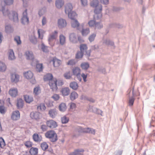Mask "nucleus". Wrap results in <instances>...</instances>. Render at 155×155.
Segmentation results:
<instances>
[{
  "mask_svg": "<svg viewBox=\"0 0 155 155\" xmlns=\"http://www.w3.org/2000/svg\"><path fill=\"white\" fill-rule=\"evenodd\" d=\"M46 124L47 126L51 128H55L57 126V123L52 120L47 121Z\"/></svg>",
  "mask_w": 155,
  "mask_h": 155,
  "instance_id": "nucleus-13",
  "label": "nucleus"
},
{
  "mask_svg": "<svg viewBox=\"0 0 155 155\" xmlns=\"http://www.w3.org/2000/svg\"><path fill=\"white\" fill-rule=\"evenodd\" d=\"M95 28L100 29L102 28L103 25L100 22H95Z\"/></svg>",
  "mask_w": 155,
  "mask_h": 155,
  "instance_id": "nucleus-59",
  "label": "nucleus"
},
{
  "mask_svg": "<svg viewBox=\"0 0 155 155\" xmlns=\"http://www.w3.org/2000/svg\"><path fill=\"white\" fill-rule=\"evenodd\" d=\"M71 25L72 28H77L79 26L80 24L76 19H73L71 21Z\"/></svg>",
  "mask_w": 155,
  "mask_h": 155,
  "instance_id": "nucleus-30",
  "label": "nucleus"
},
{
  "mask_svg": "<svg viewBox=\"0 0 155 155\" xmlns=\"http://www.w3.org/2000/svg\"><path fill=\"white\" fill-rule=\"evenodd\" d=\"M5 145V143L4 139L2 137H0V147L1 148H3Z\"/></svg>",
  "mask_w": 155,
  "mask_h": 155,
  "instance_id": "nucleus-56",
  "label": "nucleus"
},
{
  "mask_svg": "<svg viewBox=\"0 0 155 155\" xmlns=\"http://www.w3.org/2000/svg\"><path fill=\"white\" fill-rule=\"evenodd\" d=\"M8 58L9 60H12L15 59V58L13 50L10 49L8 51Z\"/></svg>",
  "mask_w": 155,
  "mask_h": 155,
  "instance_id": "nucleus-23",
  "label": "nucleus"
},
{
  "mask_svg": "<svg viewBox=\"0 0 155 155\" xmlns=\"http://www.w3.org/2000/svg\"><path fill=\"white\" fill-rule=\"evenodd\" d=\"M29 153L31 155H35L38 153V149L32 147L30 149Z\"/></svg>",
  "mask_w": 155,
  "mask_h": 155,
  "instance_id": "nucleus-36",
  "label": "nucleus"
},
{
  "mask_svg": "<svg viewBox=\"0 0 155 155\" xmlns=\"http://www.w3.org/2000/svg\"><path fill=\"white\" fill-rule=\"evenodd\" d=\"M69 39L71 42L74 43H77L78 40L75 34L74 33L71 34L69 35Z\"/></svg>",
  "mask_w": 155,
  "mask_h": 155,
  "instance_id": "nucleus-18",
  "label": "nucleus"
},
{
  "mask_svg": "<svg viewBox=\"0 0 155 155\" xmlns=\"http://www.w3.org/2000/svg\"><path fill=\"white\" fill-rule=\"evenodd\" d=\"M77 61L74 59H72L69 60L67 63V64L69 65L73 66L75 65Z\"/></svg>",
  "mask_w": 155,
  "mask_h": 155,
  "instance_id": "nucleus-50",
  "label": "nucleus"
},
{
  "mask_svg": "<svg viewBox=\"0 0 155 155\" xmlns=\"http://www.w3.org/2000/svg\"><path fill=\"white\" fill-rule=\"evenodd\" d=\"M33 139L36 142H39L41 141L42 138L41 135L37 133H35L32 136Z\"/></svg>",
  "mask_w": 155,
  "mask_h": 155,
  "instance_id": "nucleus-15",
  "label": "nucleus"
},
{
  "mask_svg": "<svg viewBox=\"0 0 155 155\" xmlns=\"http://www.w3.org/2000/svg\"><path fill=\"white\" fill-rule=\"evenodd\" d=\"M25 55L27 60H33L34 58V56L32 51H27L25 52Z\"/></svg>",
  "mask_w": 155,
  "mask_h": 155,
  "instance_id": "nucleus-11",
  "label": "nucleus"
},
{
  "mask_svg": "<svg viewBox=\"0 0 155 155\" xmlns=\"http://www.w3.org/2000/svg\"><path fill=\"white\" fill-rule=\"evenodd\" d=\"M6 111V109L3 106H0V113L2 114H5Z\"/></svg>",
  "mask_w": 155,
  "mask_h": 155,
  "instance_id": "nucleus-60",
  "label": "nucleus"
},
{
  "mask_svg": "<svg viewBox=\"0 0 155 155\" xmlns=\"http://www.w3.org/2000/svg\"><path fill=\"white\" fill-rule=\"evenodd\" d=\"M30 117L32 119L38 120L40 118L41 114L38 111H33L30 114Z\"/></svg>",
  "mask_w": 155,
  "mask_h": 155,
  "instance_id": "nucleus-9",
  "label": "nucleus"
},
{
  "mask_svg": "<svg viewBox=\"0 0 155 155\" xmlns=\"http://www.w3.org/2000/svg\"><path fill=\"white\" fill-rule=\"evenodd\" d=\"M70 87L74 90H76L78 87L77 83L75 81L71 82L70 84Z\"/></svg>",
  "mask_w": 155,
  "mask_h": 155,
  "instance_id": "nucleus-37",
  "label": "nucleus"
},
{
  "mask_svg": "<svg viewBox=\"0 0 155 155\" xmlns=\"http://www.w3.org/2000/svg\"><path fill=\"white\" fill-rule=\"evenodd\" d=\"M14 41L16 42L18 45H20L21 43V41L20 40V37L18 36H16L15 37Z\"/></svg>",
  "mask_w": 155,
  "mask_h": 155,
  "instance_id": "nucleus-52",
  "label": "nucleus"
},
{
  "mask_svg": "<svg viewBox=\"0 0 155 155\" xmlns=\"http://www.w3.org/2000/svg\"><path fill=\"white\" fill-rule=\"evenodd\" d=\"M30 41L33 44H35L37 43V39L34 35L31 36L30 38Z\"/></svg>",
  "mask_w": 155,
  "mask_h": 155,
  "instance_id": "nucleus-45",
  "label": "nucleus"
},
{
  "mask_svg": "<svg viewBox=\"0 0 155 155\" xmlns=\"http://www.w3.org/2000/svg\"><path fill=\"white\" fill-rule=\"evenodd\" d=\"M99 1L98 0H93L90 3L91 6L95 8L94 12L97 15V18H99L102 17V15L99 14L102 10V7L101 5H99Z\"/></svg>",
  "mask_w": 155,
  "mask_h": 155,
  "instance_id": "nucleus-2",
  "label": "nucleus"
},
{
  "mask_svg": "<svg viewBox=\"0 0 155 155\" xmlns=\"http://www.w3.org/2000/svg\"><path fill=\"white\" fill-rule=\"evenodd\" d=\"M53 76L51 74H48L44 76V79L45 81L53 80Z\"/></svg>",
  "mask_w": 155,
  "mask_h": 155,
  "instance_id": "nucleus-35",
  "label": "nucleus"
},
{
  "mask_svg": "<svg viewBox=\"0 0 155 155\" xmlns=\"http://www.w3.org/2000/svg\"><path fill=\"white\" fill-rule=\"evenodd\" d=\"M61 92L63 96H66L69 94L70 90L68 87H64L61 89Z\"/></svg>",
  "mask_w": 155,
  "mask_h": 155,
  "instance_id": "nucleus-24",
  "label": "nucleus"
},
{
  "mask_svg": "<svg viewBox=\"0 0 155 155\" xmlns=\"http://www.w3.org/2000/svg\"><path fill=\"white\" fill-rule=\"evenodd\" d=\"M41 93V89L39 86L35 87L34 89V93L36 95H38Z\"/></svg>",
  "mask_w": 155,
  "mask_h": 155,
  "instance_id": "nucleus-42",
  "label": "nucleus"
},
{
  "mask_svg": "<svg viewBox=\"0 0 155 155\" xmlns=\"http://www.w3.org/2000/svg\"><path fill=\"white\" fill-rule=\"evenodd\" d=\"M93 111L94 112L97 114H100L101 116L102 115V114H103V112L101 110L97 108L94 107L93 109Z\"/></svg>",
  "mask_w": 155,
  "mask_h": 155,
  "instance_id": "nucleus-53",
  "label": "nucleus"
},
{
  "mask_svg": "<svg viewBox=\"0 0 155 155\" xmlns=\"http://www.w3.org/2000/svg\"><path fill=\"white\" fill-rule=\"evenodd\" d=\"M18 92V90L16 88H13L10 89L9 93L11 96L15 97L17 95Z\"/></svg>",
  "mask_w": 155,
  "mask_h": 155,
  "instance_id": "nucleus-17",
  "label": "nucleus"
},
{
  "mask_svg": "<svg viewBox=\"0 0 155 155\" xmlns=\"http://www.w3.org/2000/svg\"><path fill=\"white\" fill-rule=\"evenodd\" d=\"M57 114V111L54 109L50 110H49L48 113L50 117L53 118L56 117Z\"/></svg>",
  "mask_w": 155,
  "mask_h": 155,
  "instance_id": "nucleus-21",
  "label": "nucleus"
},
{
  "mask_svg": "<svg viewBox=\"0 0 155 155\" xmlns=\"http://www.w3.org/2000/svg\"><path fill=\"white\" fill-rule=\"evenodd\" d=\"M81 5L84 6L85 7L87 5V0H80Z\"/></svg>",
  "mask_w": 155,
  "mask_h": 155,
  "instance_id": "nucleus-63",
  "label": "nucleus"
},
{
  "mask_svg": "<svg viewBox=\"0 0 155 155\" xmlns=\"http://www.w3.org/2000/svg\"><path fill=\"white\" fill-rule=\"evenodd\" d=\"M61 121L63 124H66L69 121V118L66 116H64L61 118Z\"/></svg>",
  "mask_w": 155,
  "mask_h": 155,
  "instance_id": "nucleus-54",
  "label": "nucleus"
},
{
  "mask_svg": "<svg viewBox=\"0 0 155 155\" xmlns=\"http://www.w3.org/2000/svg\"><path fill=\"white\" fill-rule=\"evenodd\" d=\"M44 33H45V31L43 30L38 29V38L41 39H42L43 37V34Z\"/></svg>",
  "mask_w": 155,
  "mask_h": 155,
  "instance_id": "nucleus-41",
  "label": "nucleus"
},
{
  "mask_svg": "<svg viewBox=\"0 0 155 155\" xmlns=\"http://www.w3.org/2000/svg\"><path fill=\"white\" fill-rule=\"evenodd\" d=\"M45 136L46 138H49L50 140L52 142H55L58 140L57 135L53 130L48 131L45 134Z\"/></svg>",
  "mask_w": 155,
  "mask_h": 155,
  "instance_id": "nucleus-3",
  "label": "nucleus"
},
{
  "mask_svg": "<svg viewBox=\"0 0 155 155\" xmlns=\"http://www.w3.org/2000/svg\"><path fill=\"white\" fill-rule=\"evenodd\" d=\"M131 90L130 89L128 90V91L129 93L127 94V95L129 96V99L128 100L129 105L130 106H132L134 104V93L133 90L132 93V96L130 97V94L131 92Z\"/></svg>",
  "mask_w": 155,
  "mask_h": 155,
  "instance_id": "nucleus-10",
  "label": "nucleus"
},
{
  "mask_svg": "<svg viewBox=\"0 0 155 155\" xmlns=\"http://www.w3.org/2000/svg\"><path fill=\"white\" fill-rule=\"evenodd\" d=\"M73 74L77 78L78 80L80 82L82 81L81 77V69L78 67H75L72 70Z\"/></svg>",
  "mask_w": 155,
  "mask_h": 155,
  "instance_id": "nucleus-6",
  "label": "nucleus"
},
{
  "mask_svg": "<svg viewBox=\"0 0 155 155\" xmlns=\"http://www.w3.org/2000/svg\"><path fill=\"white\" fill-rule=\"evenodd\" d=\"M27 9L23 13V16L21 18V22L23 25L28 24L29 22V18L27 16Z\"/></svg>",
  "mask_w": 155,
  "mask_h": 155,
  "instance_id": "nucleus-7",
  "label": "nucleus"
},
{
  "mask_svg": "<svg viewBox=\"0 0 155 155\" xmlns=\"http://www.w3.org/2000/svg\"><path fill=\"white\" fill-rule=\"evenodd\" d=\"M60 44L61 45H64L66 42V38L62 35H61L59 37Z\"/></svg>",
  "mask_w": 155,
  "mask_h": 155,
  "instance_id": "nucleus-28",
  "label": "nucleus"
},
{
  "mask_svg": "<svg viewBox=\"0 0 155 155\" xmlns=\"http://www.w3.org/2000/svg\"><path fill=\"white\" fill-rule=\"evenodd\" d=\"M64 2L63 0H56L55 2V6L58 9L61 8L64 5Z\"/></svg>",
  "mask_w": 155,
  "mask_h": 155,
  "instance_id": "nucleus-19",
  "label": "nucleus"
},
{
  "mask_svg": "<svg viewBox=\"0 0 155 155\" xmlns=\"http://www.w3.org/2000/svg\"><path fill=\"white\" fill-rule=\"evenodd\" d=\"M52 61L54 67H58L61 64V61L56 58H54L53 60H52Z\"/></svg>",
  "mask_w": 155,
  "mask_h": 155,
  "instance_id": "nucleus-29",
  "label": "nucleus"
},
{
  "mask_svg": "<svg viewBox=\"0 0 155 155\" xmlns=\"http://www.w3.org/2000/svg\"><path fill=\"white\" fill-rule=\"evenodd\" d=\"M83 133H89L94 134L95 131V130L93 129L89 128H83Z\"/></svg>",
  "mask_w": 155,
  "mask_h": 155,
  "instance_id": "nucleus-27",
  "label": "nucleus"
},
{
  "mask_svg": "<svg viewBox=\"0 0 155 155\" xmlns=\"http://www.w3.org/2000/svg\"><path fill=\"white\" fill-rule=\"evenodd\" d=\"M87 74H85L84 73H82L81 74V77H82L84 82H86L87 80Z\"/></svg>",
  "mask_w": 155,
  "mask_h": 155,
  "instance_id": "nucleus-61",
  "label": "nucleus"
},
{
  "mask_svg": "<svg viewBox=\"0 0 155 155\" xmlns=\"http://www.w3.org/2000/svg\"><path fill=\"white\" fill-rule=\"evenodd\" d=\"M41 147L42 149L44 150H46L48 147L47 144L45 142H43L41 144Z\"/></svg>",
  "mask_w": 155,
  "mask_h": 155,
  "instance_id": "nucleus-51",
  "label": "nucleus"
},
{
  "mask_svg": "<svg viewBox=\"0 0 155 155\" xmlns=\"http://www.w3.org/2000/svg\"><path fill=\"white\" fill-rule=\"evenodd\" d=\"M36 70L39 72L42 71L43 70V66L42 64H38L36 65Z\"/></svg>",
  "mask_w": 155,
  "mask_h": 155,
  "instance_id": "nucleus-49",
  "label": "nucleus"
},
{
  "mask_svg": "<svg viewBox=\"0 0 155 155\" xmlns=\"http://www.w3.org/2000/svg\"><path fill=\"white\" fill-rule=\"evenodd\" d=\"M58 27L60 28L65 27L67 25L66 20L62 18L59 19L58 22Z\"/></svg>",
  "mask_w": 155,
  "mask_h": 155,
  "instance_id": "nucleus-12",
  "label": "nucleus"
},
{
  "mask_svg": "<svg viewBox=\"0 0 155 155\" xmlns=\"http://www.w3.org/2000/svg\"><path fill=\"white\" fill-rule=\"evenodd\" d=\"M6 69V66L5 64L0 61V71L3 72L5 71Z\"/></svg>",
  "mask_w": 155,
  "mask_h": 155,
  "instance_id": "nucleus-40",
  "label": "nucleus"
},
{
  "mask_svg": "<svg viewBox=\"0 0 155 155\" xmlns=\"http://www.w3.org/2000/svg\"><path fill=\"white\" fill-rule=\"evenodd\" d=\"M87 46L85 44H81L80 45V50L86 55L87 57H89L90 55L91 50L87 51Z\"/></svg>",
  "mask_w": 155,
  "mask_h": 155,
  "instance_id": "nucleus-4",
  "label": "nucleus"
},
{
  "mask_svg": "<svg viewBox=\"0 0 155 155\" xmlns=\"http://www.w3.org/2000/svg\"><path fill=\"white\" fill-rule=\"evenodd\" d=\"M25 101L27 103H30L33 101V99L31 96L26 95L24 96Z\"/></svg>",
  "mask_w": 155,
  "mask_h": 155,
  "instance_id": "nucleus-31",
  "label": "nucleus"
},
{
  "mask_svg": "<svg viewBox=\"0 0 155 155\" xmlns=\"http://www.w3.org/2000/svg\"><path fill=\"white\" fill-rule=\"evenodd\" d=\"M84 151L83 149H78L75 150L73 152L71 153L69 155H83Z\"/></svg>",
  "mask_w": 155,
  "mask_h": 155,
  "instance_id": "nucleus-22",
  "label": "nucleus"
},
{
  "mask_svg": "<svg viewBox=\"0 0 155 155\" xmlns=\"http://www.w3.org/2000/svg\"><path fill=\"white\" fill-rule=\"evenodd\" d=\"M73 6L70 3H68L65 5V12L66 14H68L72 11Z\"/></svg>",
  "mask_w": 155,
  "mask_h": 155,
  "instance_id": "nucleus-14",
  "label": "nucleus"
},
{
  "mask_svg": "<svg viewBox=\"0 0 155 155\" xmlns=\"http://www.w3.org/2000/svg\"><path fill=\"white\" fill-rule=\"evenodd\" d=\"M46 12V8H43L41 9L38 12V15L40 16H41L44 15Z\"/></svg>",
  "mask_w": 155,
  "mask_h": 155,
  "instance_id": "nucleus-47",
  "label": "nucleus"
},
{
  "mask_svg": "<svg viewBox=\"0 0 155 155\" xmlns=\"http://www.w3.org/2000/svg\"><path fill=\"white\" fill-rule=\"evenodd\" d=\"M20 117L19 112L18 110H16L13 112L11 118L14 120H17Z\"/></svg>",
  "mask_w": 155,
  "mask_h": 155,
  "instance_id": "nucleus-16",
  "label": "nucleus"
},
{
  "mask_svg": "<svg viewBox=\"0 0 155 155\" xmlns=\"http://www.w3.org/2000/svg\"><path fill=\"white\" fill-rule=\"evenodd\" d=\"M76 131L79 133H83V128L81 127H78L76 128Z\"/></svg>",
  "mask_w": 155,
  "mask_h": 155,
  "instance_id": "nucleus-62",
  "label": "nucleus"
},
{
  "mask_svg": "<svg viewBox=\"0 0 155 155\" xmlns=\"http://www.w3.org/2000/svg\"><path fill=\"white\" fill-rule=\"evenodd\" d=\"M81 33L83 36H86L90 33V30L89 28H86L85 29H82Z\"/></svg>",
  "mask_w": 155,
  "mask_h": 155,
  "instance_id": "nucleus-44",
  "label": "nucleus"
},
{
  "mask_svg": "<svg viewBox=\"0 0 155 155\" xmlns=\"http://www.w3.org/2000/svg\"><path fill=\"white\" fill-rule=\"evenodd\" d=\"M96 36V34L95 33L91 35L88 38V39L90 42H91L94 40V38Z\"/></svg>",
  "mask_w": 155,
  "mask_h": 155,
  "instance_id": "nucleus-57",
  "label": "nucleus"
},
{
  "mask_svg": "<svg viewBox=\"0 0 155 155\" xmlns=\"http://www.w3.org/2000/svg\"><path fill=\"white\" fill-rule=\"evenodd\" d=\"M67 106L65 103H62L59 106V110L61 112L65 111L67 109Z\"/></svg>",
  "mask_w": 155,
  "mask_h": 155,
  "instance_id": "nucleus-33",
  "label": "nucleus"
},
{
  "mask_svg": "<svg viewBox=\"0 0 155 155\" xmlns=\"http://www.w3.org/2000/svg\"><path fill=\"white\" fill-rule=\"evenodd\" d=\"M24 101L21 99H19L17 100V106L18 109L21 108L23 106Z\"/></svg>",
  "mask_w": 155,
  "mask_h": 155,
  "instance_id": "nucleus-32",
  "label": "nucleus"
},
{
  "mask_svg": "<svg viewBox=\"0 0 155 155\" xmlns=\"http://www.w3.org/2000/svg\"><path fill=\"white\" fill-rule=\"evenodd\" d=\"M68 17L73 20V19H74V18L76 16L77 14L74 11H71L70 12L69 14H68Z\"/></svg>",
  "mask_w": 155,
  "mask_h": 155,
  "instance_id": "nucleus-39",
  "label": "nucleus"
},
{
  "mask_svg": "<svg viewBox=\"0 0 155 155\" xmlns=\"http://www.w3.org/2000/svg\"><path fill=\"white\" fill-rule=\"evenodd\" d=\"M5 5L3 2L0 1V11L2 12L4 16L8 17L10 20L15 23L19 22L18 14L14 11H10L8 10L5 9Z\"/></svg>",
  "mask_w": 155,
  "mask_h": 155,
  "instance_id": "nucleus-1",
  "label": "nucleus"
},
{
  "mask_svg": "<svg viewBox=\"0 0 155 155\" xmlns=\"http://www.w3.org/2000/svg\"><path fill=\"white\" fill-rule=\"evenodd\" d=\"M58 33V32L56 31H55L48 36V41L49 44L51 46H53L54 45V44L52 42L54 39H56L57 38Z\"/></svg>",
  "mask_w": 155,
  "mask_h": 155,
  "instance_id": "nucleus-5",
  "label": "nucleus"
},
{
  "mask_svg": "<svg viewBox=\"0 0 155 155\" xmlns=\"http://www.w3.org/2000/svg\"><path fill=\"white\" fill-rule=\"evenodd\" d=\"M38 110L41 111H44L46 109V107L43 103L40 104L37 107Z\"/></svg>",
  "mask_w": 155,
  "mask_h": 155,
  "instance_id": "nucleus-43",
  "label": "nucleus"
},
{
  "mask_svg": "<svg viewBox=\"0 0 155 155\" xmlns=\"http://www.w3.org/2000/svg\"><path fill=\"white\" fill-rule=\"evenodd\" d=\"M19 76L15 74H13L11 76V80L12 82H17L19 81Z\"/></svg>",
  "mask_w": 155,
  "mask_h": 155,
  "instance_id": "nucleus-25",
  "label": "nucleus"
},
{
  "mask_svg": "<svg viewBox=\"0 0 155 155\" xmlns=\"http://www.w3.org/2000/svg\"><path fill=\"white\" fill-rule=\"evenodd\" d=\"M78 95L76 92L74 91L72 92L70 95V99L73 101L78 98Z\"/></svg>",
  "mask_w": 155,
  "mask_h": 155,
  "instance_id": "nucleus-34",
  "label": "nucleus"
},
{
  "mask_svg": "<svg viewBox=\"0 0 155 155\" xmlns=\"http://www.w3.org/2000/svg\"><path fill=\"white\" fill-rule=\"evenodd\" d=\"M57 81L56 79H53L49 81V84L53 91H55L57 89Z\"/></svg>",
  "mask_w": 155,
  "mask_h": 155,
  "instance_id": "nucleus-8",
  "label": "nucleus"
},
{
  "mask_svg": "<svg viewBox=\"0 0 155 155\" xmlns=\"http://www.w3.org/2000/svg\"><path fill=\"white\" fill-rule=\"evenodd\" d=\"M25 145L27 147H30L32 146V143L30 141H27L25 143Z\"/></svg>",
  "mask_w": 155,
  "mask_h": 155,
  "instance_id": "nucleus-64",
  "label": "nucleus"
},
{
  "mask_svg": "<svg viewBox=\"0 0 155 155\" xmlns=\"http://www.w3.org/2000/svg\"><path fill=\"white\" fill-rule=\"evenodd\" d=\"M25 77L27 79H31L33 76V74L31 71H28L24 73Z\"/></svg>",
  "mask_w": 155,
  "mask_h": 155,
  "instance_id": "nucleus-26",
  "label": "nucleus"
},
{
  "mask_svg": "<svg viewBox=\"0 0 155 155\" xmlns=\"http://www.w3.org/2000/svg\"><path fill=\"white\" fill-rule=\"evenodd\" d=\"M71 74L70 72H68L65 73L64 74V76L66 79H69L71 78Z\"/></svg>",
  "mask_w": 155,
  "mask_h": 155,
  "instance_id": "nucleus-55",
  "label": "nucleus"
},
{
  "mask_svg": "<svg viewBox=\"0 0 155 155\" xmlns=\"http://www.w3.org/2000/svg\"><path fill=\"white\" fill-rule=\"evenodd\" d=\"M84 54L82 52L80 51H78L76 54L75 58L76 59H80L82 58Z\"/></svg>",
  "mask_w": 155,
  "mask_h": 155,
  "instance_id": "nucleus-46",
  "label": "nucleus"
},
{
  "mask_svg": "<svg viewBox=\"0 0 155 155\" xmlns=\"http://www.w3.org/2000/svg\"><path fill=\"white\" fill-rule=\"evenodd\" d=\"M103 43L107 45H110L111 46H113L114 45V43L113 41H110L108 39H106L104 40Z\"/></svg>",
  "mask_w": 155,
  "mask_h": 155,
  "instance_id": "nucleus-48",
  "label": "nucleus"
},
{
  "mask_svg": "<svg viewBox=\"0 0 155 155\" xmlns=\"http://www.w3.org/2000/svg\"><path fill=\"white\" fill-rule=\"evenodd\" d=\"M81 67L84 70H87L89 67V64L88 62H83L81 64Z\"/></svg>",
  "mask_w": 155,
  "mask_h": 155,
  "instance_id": "nucleus-38",
  "label": "nucleus"
},
{
  "mask_svg": "<svg viewBox=\"0 0 155 155\" xmlns=\"http://www.w3.org/2000/svg\"><path fill=\"white\" fill-rule=\"evenodd\" d=\"M14 0H4V2L6 5H10L13 4Z\"/></svg>",
  "mask_w": 155,
  "mask_h": 155,
  "instance_id": "nucleus-58",
  "label": "nucleus"
},
{
  "mask_svg": "<svg viewBox=\"0 0 155 155\" xmlns=\"http://www.w3.org/2000/svg\"><path fill=\"white\" fill-rule=\"evenodd\" d=\"M5 31L7 33H12L14 31V28L10 25H7L5 26Z\"/></svg>",
  "mask_w": 155,
  "mask_h": 155,
  "instance_id": "nucleus-20",
  "label": "nucleus"
}]
</instances>
